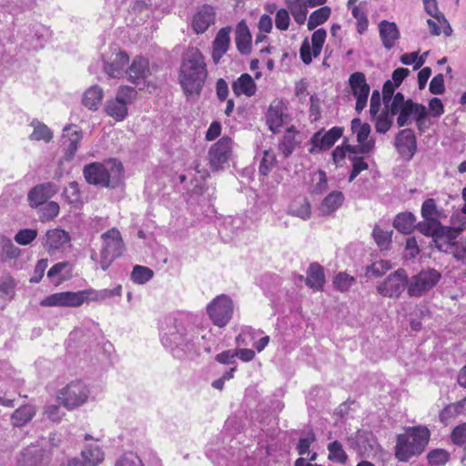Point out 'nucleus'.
I'll return each instance as SVG.
<instances>
[{
	"label": "nucleus",
	"mask_w": 466,
	"mask_h": 466,
	"mask_svg": "<svg viewBox=\"0 0 466 466\" xmlns=\"http://www.w3.org/2000/svg\"><path fill=\"white\" fill-rule=\"evenodd\" d=\"M63 195L66 201L74 207H77L82 203L79 185L76 181L69 183L65 188Z\"/></svg>",
	"instance_id": "obj_49"
},
{
	"label": "nucleus",
	"mask_w": 466,
	"mask_h": 466,
	"mask_svg": "<svg viewBox=\"0 0 466 466\" xmlns=\"http://www.w3.org/2000/svg\"><path fill=\"white\" fill-rule=\"evenodd\" d=\"M194 328L182 319H173V326L162 336V343L166 348L171 350L180 349L183 352H191L194 347L195 336Z\"/></svg>",
	"instance_id": "obj_3"
},
{
	"label": "nucleus",
	"mask_w": 466,
	"mask_h": 466,
	"mask_svg": "<svg viewBox=\"0 0 466 466\" xmlns=\"http://www.w3.org/2000/svg\"><path fill=\"white\" fill-rule=\"evenodd\" d=\"M316 441L315 433L309 431L306 437L300 438L297 444V451L299 455L309 454L310 445Z\"/></svg>",
	"instance_id": "obj_58"
},
{
	"label": "nucleus",
	"mask_w": 466,
	"mask_h": 466,
	"mask_svg": "<svg viewBox=\"0 0 466 466\" xmlns=\"http://www.w3.org/2000/svg\"><path fill=\"white\" fill-rule=\"evenodd\" d=\"M154 276V272L151 268L137 265L133 268L131 272V279L137 284H145L149 281Z\"/></svg>",
	"instance_id": "obj_47"
},
{
	"label": "nucleus",
	"mask_w": 466,
	"mask_h": 466,
	"mask_svg": "<svg viewBox=\"0 0 466 466\" xmlns=\"http://www.w3.org/2000/svg\"><path fill=\"white\" fill-rule=\"evenodd\" d=\"M31 126L34 128L33 133L30 135L31 140H43L46 143L51 141L53 138V133L46 125L35 119L31 122Z\"/></svg>",
	"instance_id": "obj_43"
},
{
	"label": "nucleus",
	"mask_w": 466,
	"mask_h": 466,
	"mask_svg": "<svg viewBox=\"0 0 466 466\" xmlns=\"http://www.w3.org/2000/svg\"><path fill=\"white\" fill-rule=\"evenodd\" d=\"M230 27L221 28L213 42L212 59L215 64H218L221 57L226 54L230 43Z\"/></svg>",
	"instance_id": "obj_26"
},
{
	"label": "nucleus",
	"mask_w": 466,
	"mask_h": 466,
	"mask_svg": "<svg viewBox=\"0 0 466 466\" xmlns=\"http://www.w3.org/2000/svg\"><path fill=\"white\" fill-rule=\"evenodd\" d=\"M57 192V187L54 183L48 182L40 184L32 188L28 193V200L31 207H38L45 204Z\"/></svg>",
	"instance_id": "obj_24"
},
{
	"label": "nucleus",
	"mask_w": 466,
	"mask_h": 466,
	"mask_svg": "<svg viewBox=\"0 0 466 466\" xmlns=\"http://www.w3.org/2000/svg\"><path fill=\"white\" fill-rule=\"evenodd\" d=\"M251 34L244 20H241L236 27V45L238 50L244 55H248L251 50Z\"/></svg>",
	"instance_id": "obj_29"
},
{
	"label": "nucleus",
	"mask_w": 466,
	"mask_h": 466,
	"mask_svg": "<svg viewBox=\"0 0 466 466\" xmlns=\"http://www.w3.org/2000/svg\"><path fill=\"white\" fill-rule=\"evenodd\" d=\"M277 163L276 155L272 150H265L260 161L258 173L260 176L267 177Z\"/></svg>",
	"instance_id": "obj_48"
},
{
	"label": "nucleus",
	"mask_w": 466,
	"mask_h": 466,
	"mask_svg": "<svg viewBox=\"0 0 466 466\" xmlns=\"http://www.w3.org/2000/svg\"><path fill=\"white\" fill-rule=\"evenodd\" d=\"M326 37V30L319 28L312 34L311 44L308 38L304 39L299 49V54L305 65H309L313 57H318L320 55Z\"/></svg>",
	"instance_id": "obj_15"
},
{
	"label": "nucleus",
	"mask_w": 466,
	"mask_h": 466,
	"mask_svg": "<svg viewBox=\"0 0 466 466\" xmlns=\"http://www.w3.org/2000/svg\"><path fill=\"white\" fill-rule=\"evenodd\" d=\"M296 135L297 132L294 127H289L287 129L281 141L279 143V151L284 156V157H289L294 151L298 144Z\"/></svg>",
	"instance_id": "obj_40"
},
{
	"label": "nucleus",
	"mask_w": 466,
	"mask_h": 466,
	"mask_svg": "<svg viewBox=\"0 0 466 466\" xmlns=\"http://www.w3.org/2000/svg\"><path fill=\"white\" fill-rule=\"evenodd\" d=\"M441 273L434 268L420 270L409 279V296L419 298L432 289L441 279Z\"/></svg>",
	"instance_id": "obj_7"
},
{
	"label": "nucleus",
	"mask_w": 466,
	"mask_h": 466,
	"mask_svg": "<svg viewBox=\"0 0 466 466\" xmlns=\"http://www.w3.org/2000/svg\"><path fill=\"white\" fill-rule=\"evenodd\" d=\"M430 431L423 426L410 428L405 433L397 436L395 456L400 461H408L411 457L421 454L430 440Z\"/></svg>",
	"instance_id": "obj_2"
},
{
	"label": "nucleus",
	"mask_w": 466,
	"mask_h": 466,
	"mask_svg": "<svg viewBox=\"0 0 466 466\" xmlns=\"http://www.w3.org/2000/svg\"><path fill=\"white\" fill-rule=\"evenodd\" d=\"M325 282L323 268L316 263L310 264L307 270L306 284L314 290H320Z\"/></svg>",
	"instance_id": "obj_33"
},
{
	"label": "nucleus",
	"mask_w": 466,
	"mask_h": 466,
	"mask_svg": "<svg viewBox=\"0 0 466 466\" xmlns=\"http://www.w3.org/2000/svg\"><path fill=\"white\" fill-rule=\"evenodd\" d=\"M236 96H251L256 93V84L248 74H242L232 85Z\"/></svg>",
	"instance_id": "obj_34"
},
{
	"label": "nucleus",
	"mask_w": 466,
	"mask_h": 466,
	"mask_svg": "<svg viewBox=\"0 0 466 466\" xmlns=\"http://www.w3.org/2000/svg\"><path fill=\"white\" fill-rule=\"evenodd\" d=\"M49 454L39 445H31L23 450L20 463L22 466H43L48 462Z\"/></svg>",
	"instance_id": "obj_22"
},
{
	"label": "nucleus",
	"mask_w": 466,
	"mask_h": 466,
	"mask_svg": "<svg viewBox=\"0 0 466 466\" xmlns=\"http://www.w3.org/2000/svg\"><path fill=\"white\" fill-rule=\"evenodd\" d=\"M83 138V132L75 125H67L63 128L62 147L66 161H70L75 157L78 144Z\"/></svg>",
	"instance_id": "obj_16"
},
{
	"label": "nucleus",
	"mask_w": 466,
	"mask_h": 466,
	"mask_svg": "<svg viewBox=\"0 0 466 466\" xmlns=\"http://www.w3.org/2000/svg\"><path fill=\"white\" fill-rule=\"evenodd\" d=\"M89 389L80 380L72 381L59 391L60 402L68 410L83 405L88 399Z\"/></svg>",
	"instance_id": "obj_9"
},
{
	"label": "nucleus",
	"mask_w": 466,
	"mask_h": 466,
	"mask_svg": "<svg viewBox=\"0 0 466 466\" xmlns=\"http://www.w3.org/2000/svg\"><path fill=\"white\" fill-rule=\"evenodd\" d=\"M379 32L383 46L388 50L391 49L400 38L399 29L393 22L382 20L379 24Z\"/></svg>",
	"instance_id": "obj_27"
},
{
	"label": "nucleus",
	"mask_w": 466,
	"mask_h": 466,
	"mask_svg": "<svg viewBox=\"0 0 466 466\" xmlns=\"http://www.w3.org/2000/svg\"><path fill=\"white\" fill-rule=\"evenodd\" d=\"M395 147L404 159L410 160L417 150L414 132L410 128L400 130L395 137Z\"/></svg>",
	"instance_id": "obj_18"
},
{
	"label": "nucleus",
	"mask_w": 466,
	"mask_h": 466,
	"mask_svg": "<svg viewBox=\"0 0 466 466\" xmlns=\"http://www.w3.org/2000/svg\"><path fill=\"white\" fill-rule=\"evenodd\" d=\"M208 76L202 53L196 47L185 53L179 70V83L187 96H199Z\"/></svg>",
	"instance_id": "obj_1"
},
{
	"label": "nucleus",
	"mask_w": 466,
	"mask_h": 466,
	"mask_svg": "<svg viewBox=\"0 0 466 466\" xmlns=\"http://www.w3.org/2000/svg\"><path fill=\"white\" fill-rule=\"evenodd\" d=\"M102 248L100 251V267L103 270H106L112 262L120 257L124 251V243L118 229L112 228L103 233Z\"/></svg>",
	"instance_id": "obj_5"
},
{
	"label": "nucleus",
	"mask_w": 466,
	"mask_h": 466,
	"mask_svg": "<svg viewBox=\"0 0 466 466\" xmlns=\"http://www.w3.org/2000/svg\"><path fill=\"white\" fill-rule=\"evenodd\" d=\"M91 290L64 291L54 293L41 300L43 307H80L89 299Z\"/></svg>",
	"instance_id": "obj_8"
},
{
	"label": "nucleus",
	"mask_w": 466,
	"mask_h": 466,
	"mask_svg": "<svg viewBox=\"0 0 466 466\" xmlns=\"http://www.w3.org/2000/svg\"><path fill=\"white\" fill-rule=\"evenodd\" d=\"M115 466H143V463L137 454L129 452L118 459Z\"/></svg>",
	"instance_id": "obj_63"
},
{
	"label": "nucleus",
	"mask_w": 466,
	"mask_h": 466,
	"mask_svg": "<svg viewBox=\"0 0 466 466\" xmlns=\"http://www.w3.org/2000/svg\"><path fill=\"white\" fill-rule=\"evenodd\" d=\"M329 459L337 463L345 464L348 461V455L344 451L342 444L339 441H334L328 444Z\"/></svg>",
	"instance_id": "obj_46"
},
{
	"label": "nucleus",
	"mask_w": 466,
	"mask_h": 466,
	"mask_svg": "<svg viewBox=\"0 0 466 466\" xmlns=\"http://www.w3.org/2000/svg\"><path fill=\"white\" fill-rule=\"evenodd\" d=\"M17 284V280L10 273L3 274L0 277V299L5 302L13 300Z\"/></svg>",
	"instance_id": "obj_30"
},
{
	"label": "nucleus",
	"mask_w": 466,
	"mask_h": 466,
	"mask_svg": "<svg viewBox=\"0 0 466 466\" xmlns=\"http://www.w3.org/2000/svg\"><path fill=\"white\" fill-rule=\"evenodd\" d=\"M35 415V409L32 406L25 405L14 411L11 421L15 427H22L32 420Z\"/></svg>",
	"instance_id": "obj_42"
},
{
	"label": "nucleus",
	"mask_w": 466,
	"mask_h": 466,
	"mask_svg": "<svg viewBox=\"0 0 466 466\" xmlns=\"http://www.w3.org/2000/svg\"><path fill=\"white\" fill-rule=\"evenodd\" d=\"M286 5L299 25L305 23L309 6L306 0H285Z\"/></svg>",
	"instance_id": "obj_37"
},
{
	"label": "nucleus",
	"mask_w": 466,
	"mask_h": 466,
	"mask_svg": "<svg viewBox=\"0 0 466 466\" xmlns=\"http://www.w3.org/2000/svg\"><path fill=\"white\" fill-rule=\"evenodd\" d=\"M372 235L380 249L389 248L391 242L392 230H384L379 226H375Z\"/></svg>",
	"instance_id": "obj_50"
},
{
	"label": "nucleus",
	"mask_w": 466,
	"mask_h": 466,
	"mask_svg": "<svg viewBox=\"0 0 466 466\" xmlns=\"http://www.w3.org/2000/svg\"><path fill=\"white\" fill-rule=\"evenodd\" d=\"M392 116L390 112L385 111L376 116L375 128L378 133L385 134L392 125Z\"/></svg>",
	"instance_id": "obj_57"
},
{
	"label": "nucleus",
	"mask_w": 466,
	"mask_h": 466,
	"mask_svg": "<svg viewBox=\"0 0 466 466\" xmlns=\"http://www.w3.org/2000/svg\"><path fill=\"white\" fill-rule=\"evenodd\" d=\"M129 56L118 48H114L109 54L103 56L104 72L112 78H124L127 76Z\"/></svg>",
	"instance_id": "obj_11"
},
{
	"label": "nucleus",
	"mask_w": 466,
	"mask_h": 466,
	"mask_svg": "<svg viewBox=\"0 0 466 466\" xmlns=\"http://www.w3.org/2000/svg\"><path fill=\"white\" fill-rule=\"evenodd\" d=\"M151 75L148 60L143 56H136L127 67V76L129 82L136 86L145 85Z\"/></svg>",
	"instance_id": "obj_17"
},
{
	"label": "nucleus",
	"mask_w": 466,
	"mask_h": 466,
	"mask_svg": "<svg viewBox=\"0 0 466 466\" xmlns=\"http://www.w3.org/2000/svg\"><path fill=\"white\" fill-rule=\"evenodd\" d=\"M449 458V453L444 450H434L428 454L430 463L434 465H443Z\"/></svg>",
	"instance_id": "obj_62"
},
{
	"label": "nucleus",
	"mask_w": 466,
	"mask_h": 466,
	"mask_svg": "<svg viewBox=\"0 0 466 466\" xmlns=\"http://www.w3.org/2000/svg\"><path fill=\"white\" fill-rule=\"evenodd\" d=\"M137 91L135 88L128 86H121L116 94L118 101L123 102L126 106L132 104L137 98Z\"/></svg>",
	"instance_id": "obj_52"
},
{
	"label": "nucleus",
	"mask_w": 466,
	"mask_h": 466,
	"mask_svg": "<svg viewBox=\"0 0 466 466\" xmlns=\"http://www.w3.org/2000/svg\"><path fill=\"white\" fill-rule=\"evenodd\" d=\"M391 268V263L388 260H379L367 268L366 274L376 278L384 275Z\"/></svg>",
	"instance_id": "obj_55"
},
{
	"label": "nucleus",
	"mask_w": 466,
	"mask_h": 466,
	"mask_svg": "<svg viewBox=\"0 0 466 466\" xmlns=\"http://www.w3.org/2000/svg\"><path fill=\"white\" fill-rule=\"evenodd\" d=\"M421 216L424 219L439 218L440 212L437 209L436 202L433 198H428L422 203Z\"/></svg>",
	"instance_id": "obj_54"
},
{
	"label": "nucleus",
	"mask_w": 466,
	"mask_h": 466,
	"mask_svg": "<svg viewBox=\"0 0 466 466\" xmlns=\"http://www.w3.org/2000/svg\"><path fill=\"white\" fill-rule=\"evenodd\" d=\"M457 236L458 231L455 228L442 226L440 223L434 238V242L439 250H443L442 244L440 243V241L444 239L445 245L449 246L453 243Z\"/></svg>",
	"instance_id": "obj_41"
},
{
	"label": "nucleus",
	"mask_w": 466,
	"mask_h": 466,
	"mask_svg": "<svg viewBox=\"0 0 466 466\" xmlns=\"http://www.w3.org/2000/svg\"><path fill=\"white\" fill-rule=\"evenodd\" d=\"M85 466H97L104 460V452L97 444L86 445L81 452Z\"/></svg>",
	"instance_id": "obj_35"
},
{
	"label": "nucleus",
	"mask_w": 466,
	"mask_h": 466,
	"mask_svg": "<svg viewBox=\"0 0 466 466\" xmlns=\"http://www.w3.org/2000/svg\"><path fill=\"white\" fill-rule=\"evenodd\" d=\"M290 17L289 11L282 8L279 9L275 16V25L279 30L286 31L289 26Z\"/></svg>",
	"instance_id": "obj_60"
},
{
	"label": "nucleus",
	"mask_w": 466,
	"mask_h": 466,
	"mask_svg": "<svg viewBox=\"0 0 466 466\" xmlns=\"http://www.w3.org/2000/svg\"><path fill=\"white\" fill-rule=\"evenodd\" d=\"M121 170L122 164L113 160L106 164L95 162L86 165L84 167L83 174L87 183L102 187H109L112 173L114 176H118Z\"/></svg>",
	"instance_id": "obj_4"
},
{
	"label": "nucleus",
	"mask_w": 466,
	"mask_h": 466,
	"mask_svg": "<svg viewBox=\"0 0 466 466\" xmlns=\"http://www.w3.org/2000/svg\"><path fill=\"white\" fill-rule=\"evenodd\" d=\"M104 97L103 89L97 86H92L83 95V105L92 111H96Z\"/></svg>",
	"instance_id": "obj_31"
},
{
	"label": "nucleus",
	"mask_w": 466,
	"mask_h": 466,
	"mask_svg": "<svg viewBox=\"0 0 466 466\" xmlns=\"http://www.w3.org/2000/svg\"><path fill=\"white\" fill-rule=\"evenodd\" d=\"M344 196L340 191H333L329 194L319 206L321 216H328L336 211L343 203Z\"/></svg>",
	"instance_id": "obj_32"
},
{
	"label": "nucleus",
	"mask_w": 466,
	"mask_h": 466,
	"mask_svg": "<svg viewBox=\"0 0 466 466\" xmlns=\"http://www.w3.org/2000/svg\"><path fill=\"white\" fill-rule=\"evenodd\" d=\"M233 141L228 137H223L215 143L208 151L210 168L217 171L223 168L231 155Z\"/></svg>",
	"instance_id": "obj_14"
},
{
	"label": "nucleus",
	"mask_w": 466,
	"mask_h": 466,
	"mask_svg": "<svg viewBox=\"0 0 466 466\" xmlns=\"http://www.w3.org/2000/svg\"><path fill=\"white\" fill-rule=\"evenodd\" d=\"M285 116H286L284 114V106L282 102L278 101L271 104L266 115V120L268 128L273 133H278L279 131V128L284 124Z\"/></svg>",
	"instance_id": "obj_25"
},
{
	"label": "nucleus",
	"mask_w": 466,
	"mask_h": 466,
	"mask_svg": "<svg viewBox=\"0 0 466 466\" xmlns=\"http://www.w3.org/2000/svg\"><path fill=\"white\" fill-rule=\"evenodd\" d=\"M59 205L55 201H49L43 204L41 208L44 219L50 220L56 218L59 213Z\"/></svg>",
	"instance_id": "obj_61"
},
{
	"label": "nucleus",
	"mask_w": 466,
	"mask_h": 466,
	"mask_svg": "<svg viewBox=\"0 0 466 466\" xmlns=\"http://www.w3.org/2000/svg\"><path fill=\"white\" fill-rule=\"evenodd\" d=\"M105 111L106 115L113 117L116 121H123L128 113L127 106L116 98H112L106 101Z\"/></svg>",
	"instance_id": "obj_39"
},
{
	"label": "nucleus",
	"mask_w": 466,
	"mask_h": 466,
	"mask_svg": "<svg viewBox=\"0 0 466 466\" xmlns=\"http://www.w3.org/2000/svg\"><path fill=\"white\" fill-rule=\"evenodd\" d=\"M439 224V219H424L418 223L417 228L423 235L435 238Z\"/></svg>",
	"instance_id": "obj_56"
},
{
	"label": "nucleus",
	"mask_w": 466,
	"mask_h": 466,
	"mask_svg": "<svg viewBox=\"0 0 466 466\" xmlns=\"http://www.w3.org/2000/svg\"><path fill=\"white\" fill-rule=\"evenodd\" d=\"M398 114L399 116L397 118V124L399 127L408 125L410 123V116H413L417 120L419 128L420 129V125L426 117L427 111L423 105L414 103L410 99H408V104L401 107Z\"/></svg>",
	"instance_id": "obj_20"
},
{
	"label": "nucleus",
	"mask_w": 466,
	"mask_h": 466,
	"mask_svg": "<svg viewBox=\"0 0 466 466\" xmlns=\"http://www.w3.org/2000/svg\"><path fill=\"white\" fill-rule=\"evenodd\" d=\"M37 237L35 229L25 228L19 230L15 236V240L20 245H28Z\"/></svg>",
	"instance_id": "obj_59"
},
{
	"label": "nucleus",
	"mask_w": 466,
	"mask_h": 466,
	"mask_svg": "<svg viewBox=\"0 0 466 466\" xmlns=\"http://www.w3.org/2000/svg\"><path fill=\"white\" fill-rule=\"evenodd\" d=\"M287 213L289 216L308 220L311 216V207L307 198L299 196L290 202Z\"/></svg>",
	"instance_id": "obj_28"
},
{
	"label": "nucleus",
	"mask_w": 466,
	"mask_h": 466,
	"mask_svg": "<svg viewBox=\"0 0 466 466\" xmlns=\"http://www.w3.org/2000/svg\"><path fill=\"white\" fill-rule=\"evenodd\" d=\"M73 264L68 261L58 262L51 267L47 272L49 279L58 278L57 284L66 281L72 277Z\"/></svg>",
	"instance_id": "obj_36"
},
{
	"label": "nucleus",
	"mask_w": 466,
	"mask_h": 466,
	"mask_svg": "<svg viewBox=\"0 0 466 466\" xmlns=\"http://www.w3.org/2000/svg\"><path fill=\"white\" fill-rule=\"evenodd\" d=\"M355 278L350 276L346 272L338 273L333 279V284L335 288L341 292L349 290L352 287V285L355 284Z\"/></svg>",
	"instance_id": "obj_51"
},
{
	"label": "nucleus",
	"mask_w": 466,
	"mask_h": 466,
	"mask_svg": "<svg viewBox=\"0 0 466 466\" xmlns=\"http://www.w3.org/2000/svg\"><path fill=\"white\" fill-rule=\"evenodd\" d=\"M384 104L387 111L390 112L391 116H395L401 107L408 104V100H405L404 96L399 92L392 96L390 102L385 101Z\"/></svg>",
	"instance_id": "obj_53"
},
{
	"label": "nucleus",
	"mask_w": 466,
	"mask_h": 466,
	"mask_svg": "<svg viewBox=\"0 0 466 466\" xmlns=\"http://www.w3.org/2000/svg\"><path fill=\"white\" fill-rule=\"evenodd\" d=\"M416 218L410 212L400 213L396 216L393 226L394 228L403 233L410 234L415 228Z\"/></svg>",
	"instance_id": "obj_38"
},
{
	"label": "nucleus",
	"mask_w": 466,
	"mask_h": 466,
	"mask_svg": "<svg viewBox=\"0 0 466 466\" xmlns=\"http://www.w3.org/2000/svg\"><path fill=\"white\" fill-rule=\"evenodd\" d=\"M343 129L339 127H334L329 129L325 134L321 132H317L313 135L310 139L312 144V148L310 152L313 153L316 151V148L319 150H327L329 149L336 141L342 136Z\"/></svg>",
	"instance_id": "obj_21"
},
{
	"label": "nucleus",
	"mask_w": 466,
	"mask_h": 466,
	"mask_svg": "<svg viewBox=\"0 0 466 466\" xmlns=\"http://www.w3.org/2000/svg\"><path fill=\"white\" fill-rule=\"evenodd\" d=\"M351 130L357 135L358 146H346L349 154H368L374 148V141L368 140L370 133V126L367 123L362 124L360 119L354 118L351 121Z\"/></svg>",
	"instance_id": "obj_12"
},
{
	"label": "nucleus",
	"mask_w": 466,
	"mask_h": 466,
	"mask_svg": "<svg viewBox=\"0 0 466 466\" xmlns=\"http://www.w3.org/2000/svg\"><path fill=\"white\" fill-rule=\"evenodd\" d=\"M349 86L352 96L356 98L355 110L360 114L366 107L370 92L364 73H352L349 77Z\"/></svg>",
	"instance_id": "obj_13"
},
{
	"label": "nucleus",
	"mask_w": 466,
	"mask_h": 466,
	"mask_svg": "<svg viewBox=\"0 0 466 466\" xmlns=\"http://www.w3.org/2000/svg\"><path fill=\"white\" fill-rule=\"evenodd\" d=\"M451 441L456 445H462L466 442V422L455 427L451 435Z\"/></svg>",
	"instance_id": "obj_64"
},
{
	"label": "nucleus",
	"mask_w": 466,
	"mask_h": 466,
	"mask_svg": "<svg viewBox=\"0 0 466 466\" xmlns=\"http://www.w3.org/2000/svg\"><path fill=\"white\" fill-rule=\"evenodd\" d=\"M331 9L329 6H322L311 13L308 20V29L313 30L317 26L324 24L330 16Z\"/></svg>",
	"instance_id": "obj_44"
},
{
	"label": "nucleus",
	"mask_w": 466,
	"mask_h": 466,
	"mask_svg": "<svg viewBox=\"0 0 466 466\" xmlns=\"http://www.w3.org/2000/svg\"><path fill=\"white\" fill-rule=\"evenodd\" d=\"M406 289L409 293L408 274L405 269L399 268L377 286V292L386 298L399 299Z\"/></svg>",
	"instance_id": "obj_6"
},
{
	"label": "nucleus",
	"mask_w": 466,
	"mask_h": 466,
	"mask_svg": "<svg viewBox=\"0 0 466 466\" xmlns=\"http://www.w3.org/2000/svg\"><path fill=\"white\" fill-rule=\"evenodd\" d=\"M207 310L214 325L225 327L232 318V299L227 295H219L208 304Z\"/></svg>",
	"instance_id": "obj_10"
},
{
	"label": "nucleus",
	"mask_w": 466,
	"mask_h": 466,
	"mask_svg": "<svg viewBox=\"0 0 466 466\" xmlns=\"http://www.w3.org/2000/svg\"><path fill=\"white\" fill-rule=\"evenodd\" d=\"M69 233L61 228L47 230L43 238L42 244L46 250L50 254H55L61 250L70 241Z\"/></svg>",
	"instance_id": "obj_19"
},
{
	"label": "nucleus",
	"mask_w": 466,
	"mask_h": 466,
	"mask_svg": "<svg viewBox=\"0 0 466 466\" xmlns=\"http://www.w3.org/2000/svg\"><path fill=\"white\" fill-rule=\"evenodd\" d=\"M352 10V15L357 20V31L362 35L369 25V21L366 15V3L362 2L358 6L350 8Z\"/></svg>",
	"instance_id": "obj_45"
},
{
	"label": "nucleus",
	"mask_w": 466,
	"mask_h": 466,
	"mask_svg": "<svg viewBox=\"0 0 466 466\" xmlns=\"http://www.w3.org/2000/svg\"><path fill=\"white\" fill-rule=\"evenodd\" d=\"M216 13L212 6L205 5L201 6L192 18V28L197 34L204 33L215 23Z\"/></svg>",
	"instance_id": "obj_23"
}]
</instances>
